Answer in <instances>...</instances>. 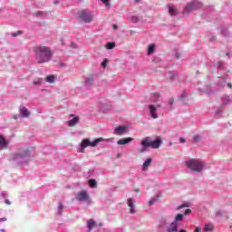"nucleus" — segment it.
<instances>
[{"instance_id": "29", "label": "nucleus", "mask_w": 232, "mask_h": 232, "mask_svg": "<svg viewBox=\"0 0 232 232\" xmlns=\"http://www.w3.org/2000/svg\"><path fill=\"white\" fill-rule=\"evenodd\" d=\"M102 3H103V5H105V6H107V8H110V1H108V0H102Z\"/></svg>"}, {"instance_id": "50", "label": "nucleus", "mask_w": 232, "mask_h": 232, "mask_svg": "<svg viewBox=\"0 0 232 232\" xmlns=\"http://www.w3.org/2000/svg\"><path fill=\"white\" fill-rule=\"evenodd\" d=\"M181 208H184V206H180V207H179V209H180Z\"/></svg>"}, {"instance_id": "24", "label": "nucleus", "mask_w": 232, "mask_h": 232, "mask_svg": "<svg viewBox=\"0 0 232 232\" xmlns=\"http://www.w3.org/2000/svg\"><path fill=\"white\" fill-rule=\"evenodd\" d=\"M107 50H113L115 48V43L114 42H110L106 45Z\"/></svg>"}, {"instance_id": "31", "label": "nucleus", "mask_w": 232, "mask_h": 232, "mask_svg": "<svg viewBox=\"0 0 232 232\" xmlns=\"http://www.w3.org/2000/svg\"><path fill=\"white\" fill-rule=\"evenodd\" d=\"M21 34H23V32H21V31H18L16 34L13 33L12 37H17V35H21Z\"/></svg>"}, {"instance_id": "12", "label": "nucleus", "mask_w": 232, "mask_h": 232, "mask_svg": "<svg viewBox=\"0 0 232 232\" xmlns=\"http://www.w3.org/2000/svg\"><path fill=\"white\" fill-rule=\"evenodd\" d=\"M149 111H150V117H152V119H158L159 118L157 113H155V111H157V107H155V105H150L149 106Z\"/></svg>"}, {"instance_id": "44", "label": "nucleus", "mask_w": 232, "mask_h": 232, "mask_svg": "<svg viewBox=\"0 0 232 232\" xmlns=\"http://www.w3.org/2000/svg\"><path fill=\"white\" fill-rule=\"evenodd\" d=\"M179 232H188L186 229H181Z\"/></svg>"}, {"instance_id": "18", "label": "nucleus", "mask_w": 232, "mask_h": 232, "mask_svg": "<svg viewBox=\"0 0 232 232\" xmlns=\"http://www.w3.org/2000/svg\"><path fill=\"white\" fill-rule=\"evenodd\" d=\"M19 111L22 117H30V112L28 111V109H26L25 107H20Z\"/></svg>"}, {"instance_id": "20", "label": "nucleus", "mask_w": 232, "mask_h": 232, "mask_svg": "<svg viewBox=\"0 0 232 232\" xmlns=\"http://www.w3.org/2000/svg\"><path fill=\"white\" fill-rule=\"evenodd\" d=\"M88 224V228H89V232L92 231V229H93V226H95V221L93 219H89L87 221Z\"/></svg>"}, {"instance_id": "11", "label": "nucleus", "mask_w": 232, "mask_h": 232, "mask_svg": "<svg viewBox=\"0 0 232 232\" xmlns=\"http://www.w3.org/2000/svg\"><path fill=\"white\" fill-rule=\"evenodd\" d=\"M8 148V140L0 134V150H6Z\"/></svg>"}, {"instance_id": "49", "label": "nucleus", "mask_w": 232, "mask_h": 232, "mask_svg": "<svg viewBox=\"0 0 232 232\" xmlns=\"http://www.w3.org/2000/svg\"><path fill=\"white\" fill-rule=\"evenodd\" d=\"M71 117H75V115H73V114H71Z\"/></svg>"}, {"instance_id": "35", "label": "nucleus", "mask_w": 232, "mask_h": 232, "mask_svg": "<svg viewBox=\"0 0 232 232\" xmlns=\"http://www.w3.org/2000/svg\"><path fill=\"white\" fill-rule=\"evenodd\" d=\"M58 209H59V211H63V203L59 204Z\"/></svg>"}, {"instance_id": "51", "label": "nucleus", "mask_w": 232, "mask_h": 232, "mask_svg": "<svg viewBox=\"0 0 232 232\" xmlns=\"http://www.w3.org/2000/svg\"><path fill=\"white\" fill-rule=\"evenodd\" d=\"M135 191H138V192H139V188L135 189Z\"/></svg>"}, {"instance_id": "37", "label": "nucleus", "mask_w": 232, "mask_h": 232, "mask_svg": "<svg viewBox=\"0 0 232 232\" xmlns=\"http://www.w3.org/2000/svg\"><path fill=\"white\" fill-rule=\"evenodd\" d=\"M179 142H181V144H184V142H186V140H184V138H179Z\"/></svg>"}, {"instance_id": "46", "label": "nucleus", "mask_w": 232, "mask_h": 232, "mask_svg": "<svg viewBox=\"0 0 232 232\" xmlns=\"http://www.w3.org/2000/svg\"><path fill=\"white\" fill-rule=\"evenodd\" d=\"M142 0H135L136 3H140Z\"/></svg>"}, {"instance_id": "52", "label": "nucleus", "mask_w": 232, "mask_h": 232, "mask_svg": "<svg viewBox=\"0 0 232 232\" xmlns=\"http://www.w3.org/2000/svg\"><path fill=\"white\" fill-rule=\"evenodd\" d=\"M114 28H117V25H114Z\"/></svg>"}, {"instance_id": "14", "label": "nucleus", "mask_w": 232, "mask_h": 232, "mask_svg": "<svg viewBox=\"0 0 232 232\" xmlns=\"http://www.w3.org/2000/svg\"><path fill=\"white\" fill-rule=\"evenodd\" d=\"M133 140V138H125V139H121L117 141V144L120 146H124L126 144H130Z\"/></svg>"}, {"instance_id": "21", "label": "nucleus", "mask_w": 232, "mask_h": 232, "mask_svg": "<svg viewBox=\"0 0 232 232\" xmlns=\"http://www.w3.org/2000/svg\"><path fill=\"white\" fill-rule=\"evenodd\" d=\"M213 229H214L213 225H211V224H207V225H205V227H204V228H203V231H204V232L213 231Z\"/></svg>"}, {"instance_id": "3", "label": "nucleus", "mask_w": 232, "mask_h": 232, "mask_svg": "<svg viewBox=\"0 0 232 232\" xmlns=\"http://www.w3.org/2000/svg\"><path fill=\"white\" fill-rule=\"evenodd\" d=\"M160 144H162V140L160 138H157L155 140H150V138H145L141 141V146L143 148H153L154 150H159L160 148Z\"/></svg>"}, {"instance_id": "10", "label": "nucleus", "mask_w": 232, "mask_h": 232, "mask_svg": "<svg viewBox=\"0 0 232 232\" xmlns=\"http://www.w3.org/2000/svg\"><path fill=\"white\" fill-rule=\"evenodd\" d=\"M127 204L130 208V214L133 215L135 213V204L133 203V198H128Z\"/></svg>"}, {"instance_id": "27", "label": "nucleus", "mask_w": 232, "mask_h": 232, "mask_svg": "<svg viewBox=\"0 0 232 232\" xmlns=\"http://www.w3.org/2000/svg\"><path fill=\"white\" fill-rule=\"evenodd\" d=\"M157 200H159V198L158 197H155V198H152L150 201H149V204L150 206H153Z\"/></svg>"}, {"instance_id": "26", "label": "nucleus", "mask_w": 232, "mask_h": 232, "mask_svg": "<svg viewBox=\"0 0 232 232\" xmlns=\"http://www.w3.org/2000/svg\"><path fill=\"white\" fill-rule=\"evenodd\" d=\"M89 186H90V188H96L97 181L95 179H90L89 180Z\"/></svg>"}, {"instance_id": "13", "label": "nucleus", "mask_w": 232, "mask_h": 232, "mask_svg": "<svg viewBox=\"0 0 232 232\" xmlns=\"http://www.w3.org/2000/svg\"><path fill=\"white\" fill-rule=\"evenodd\" d=\"M80 121H81V118L79 116H75L74 118H72V120H70L67 124L70 128H73V126H75L76 124H79Z\"/></svg>"}, {"instance_id": "28", "label": "nucleus", "mask_w": 232, "mask_h": 232, "mask_svg": "<svg viewBox=\"0 0 232 232\" xmlns=\"http://www.w3.org/2000/svg\"><path fill=\"white\" fill-rule=\"evenodd\" d=\"M41 82H42L41 78H37L33 81V84L34 85L41 84Z\"/></svg>"}, {"instance_id": "43", "label": "nucleus", "mask_w": 232, "mask_h": 232, "mask_svg": "<svg viewBox=\"0 0 232 232\" xmlns=\"http://www.w3.org/2000/svg\"><path fill=\"white\" fill-rule=\"evenodd\" d=\"M36 15H43V12L36 13Z\"/></svg>"}, {"instance_id": "19", "label": "nucleus", "mask_w": 232, "mask_h": 232, "mask_svg": "<svg viewBox=\"0 0 232 232\" xmlns=\"http://www.w3.org/2000/svg\"><path fill=\"white\" fill-rule=\"evenodd\" d=\"M169 15H177V14H179V10H177V8H175V5H169Z\"/></svg>"}, {"instance_id": "40", "label": "nucleus", "mask_w": 232, "mask_h": 232, "mask_svg": "<svg viewBox=\"0 0 232 232\" xmlns=\"http://www.w3.org/2000/svg\"><path fill=\"white\" fill-rule=\"evenodd\" d=\"M0 222H6V218H0Z\"/></svg>"}, {"instance_id": "47", "label": "nucleus", "mask_w": 232, "mask_h": 232, "mask_svg": "<svg viewBox=\"0 0 232 232\" xmlns=\"http://www.w3.org/2000/svg\"><path fill=\"white\" fill-rule=\"evenodd\" d=\"M133 19H134V23H137V17H134Z\"/></svg>"}, {"instance_id": "16", "label": "nucleus", "mask_w": 232, "mask_h": 232, "mask_svg": "<svg viewBox=\"0 0 232 232\" xmlns=\"http://www.w3.org/2000/svg\"><path fill=\"white\" fill-rule=\"evenodd\" d=\"M114 133H115L116 135H124V133H126V127H124V126H120V127L116 128V129L114 130Z\"/></svg>"}, {"instance_id": "7", "label": "nucleus", "mask_w": 232, "mask_h": 232, "mask_svg": "<svg viewBox=\"0 0 232 232\" xmlns=\"http://www.w3.org/2000/svg\"><path fill=\"white\" fill-rule=\"evenodd\" d=\"M75 198L79 202H90V195H88V192L86 190H82L78 192Z\"/></svg>"}, {"instance_id": "6", "label": "nucleus", "mask_w": 232, "mask_h": 232, "mask_svg": "<svg viewBox=\"0 0 232 232\" xmlns=\"http://www.w3.org/2000/svg\"><path fill=\"white\" fill-rule=\"evenodd\" d=\"M79 18L83 23H92L93 21V14L88 11H82L79 14Z\"/></svg>"}, {"instance_id": "23", "label": "nucleus", "mask_w": 232, "mask_h": 232, "mask_svg": "<svg viewBox=\"0 0 232 232\" xmlns=\"http://www.w3.org/2000/svg\"><path fill=\"white\" fill-rule=\"evenodd\" d=\"M46 82H53L55 81V76L54 75H49L45 78Z\"/></svg>"}, {"instance_id": "5", "label": "nucleus", "mask_w": 232, "mask_h": 232, "mask_svg": "<svg viewBox=\"0 0 232 232\" xmlns=\"http://www.w3.org/2000/svg\"><path fill=\"white\" fill-rule=\"evenodd\" d=\"M30 158V150L26 148H21L18 150L17 153L14 155V159H20L21 160H26Z\"/></svg>"}, {"instance_id": "36", "label": "nucleus", "mask_w": 232, "mask_h": 232, "mask_svg": "<svg viewBox=\"0 0 232 232\" xmlns=\"http://www.w3.org/2000/svg\"><path fill=\"white\" fill-rule=\"evenodd\" d=\"M194 140H200V136H198V135H195L194 136Z\"/></svg>"}, {"instance_id": "15", "label": "nucleus", "mask_w": 232, "mask_h": 232, "mask_svg": "<svg viewBox=\"0 0 232 232\" xmlns=\"http://www.w3.org/2000/svg\"><path fill=\"white\" fill-rule=\"evenodd\" d=\"M95 82V77L93 75H90L85 78V85L86 86H93V82Z\"/></svg>"}, {"instance_id": "38", "label": "nucleus", "mask_w": 232, "mask_h": 232, "mask_svg": "<svg viewBox=\"0 0 232 232\" xmlns=\"http://www.w3.org/2000/svg\"><path fill=\"white\" fill-rule=\"evenodd\" d=\"M173 102H175V100L170 99V100H169V104H170V106H173Z\"/></svg>"}, {"instance_id": "2", "label": "nucleus", "mask_w": 232, "mask_h": 232, "mask_svg": "<svg viewBox=\"0 0 232 232\" xmlns=\"http://www.w3.org/2000/svg\"><path fill=\"white\" fill-rule=\"evenodd\" d=\"M186 166L188 169H191V171L198 173L204 169V161L197 159H191L186 161Z\"/></svg>"}, {"instance_id": "8", "label": "nucleus", "mask_w": 232, "mask_h": 232, "mask_svg": "<svg viewBox=\"0 0 232 232\" xmlns=\"http://www.w3.org/2000/svg\"><path fill=\"white\" fill-rule=\"evenodd\" d=\"M198 5H200V3H198V2H192V3L188 4L184 9V14H186L188 12H191L193 10H196L197 6H198Z\"/></svg>"}, {"instance_id": "41", "label": "nucleus", "mask_w": 232, "mask_h": 232, "mask_svg": "<svg viewBox=\"0 0 232 232\" xmlns=\"http://www.w3.org/2000/svg\"><path fill=\"white\" fill-rule=\"evenodd\" d=\"M176 57H177V59H180V53H177Z\"/></svg>"}, {"instance_id": "39", "label": "nucleus", "mask_w": 232, "mask_h": 232, "mask_svg": "<svg viewBox=\"0 0 232 232\" xmlns=\"http://www.w3.org/2000/svg\"><path fill=\"white\" fill-rule=\"evenodd\" d=\"M144 151H146V148L143 147V149L140 150V153H144Z\"/></svg>"}, {"instance_id": "25", "label": "nucleus", "mask_w": 232, "mask_h": 232, "mask_svg": "<svg viewBox=\"0 0 232 232\" xmlns=\"http://www.w3.org/2000/svg\"><path fill=\"white\" fill-rule=\"evenodd\" d=\"M182 218H184V214H178V215L176 216V218H175L174 222L179 223V222H180V220H182Z\"/></svg>"}, {"instance_id": "32", "label": "nucleus", "mask_w": 232, "mask_h": 232, "mask_svg": "<svg viewBox=\"0 0 232 232\" xmlns=\"http://www.w3.org/2000/svg\"><path fill=\"white\" fill-rule=\"evenodd\" d=\"M102 68H106V66H108V60H104V61L102 63Z\"/></svg>"}, {"instance_id": "4", "label": "nucleus", "mask_w": 232, "mask_h": 232, "mask_svg": "<svg viewBox=\"0 0 232 232\" xmlns=\"http://www.w3.org/2000/svg\"><path fill=\"white\" fill-rule=\"evenodd\" d=\"M102 140H104V139L102 138H97L93 141H91L90 139H84L81 143V147L82 148V150H85V148H87L88 146H91V148H95L99 146V143L102 142Z\"/></svg>"}, {"instance_id": "30", "label": "nucleus", "mask_w": 232, "mask_h": 232, "mask_svg": "<svg viewBox=\"0 0 232 232\" xmlns=\"http://www.w3.org/2000/svg\"><path fill=\"white\" fill-rule=\"evenodd\" d=\"M222 215H224V211H222V210H218L216 212V217H222Z\"/></svg>"}, {"instance_id": "17", "label": "nucleus", "mask_w": 232, "mask_h": 232, "mask_svg": "<svg viewBox=\"0 0 232 232\" xmlns=\"http://www.w3.org/2000/svg\"><path fill=\"white\" fill-rule=\"evenodd\" d=\"M151 158H148L143 165H142V171H148V168H150V166H151Z\"/></svg>"}, {"instance_id": "9", "label": "nucleus", "mask_w": 232, "mask_h": 232, "mask_svg": "<svg viewBox=\"0 0 232 232\" xmlns=\"http://www.w3.org/2000/svg\"><path fill=\"white\" fill-rule=\"evenodd\" d=\"M167 232H179V223L177 221H173L166 227Z\"/></svg>"}, {"instance_id": "48", "label": "nucleus", "mask_w": 232, "mask_h": 232, "mask_svg": "<svg viewBox=\"0 0 232 232\" xmlns=\"http://www.w3.org/2000/svg\"><path fill=\"white\" fill-rule=\"evenodd\" d=\"M14 120H17V116H14Z\"/></svg>"}, {"instance_id": "42", "label": "nucleus", "mask_w": 232, "mask_h": 232, "mask_svg": "<svg viewBox=\"0 0 232 232\" xmlns=\"http://www.w3.org/2000/svg\"><path fill=\"white\" fill-rule=\"evenodd\" d=\"M5 204H7L8 206H10V200L5 199Z\"/></svg>"}, {"instance_id": "22", "label": "nucleus", "mask_w": 232, "mask_h": 232, "mask_svg": "<svg viewBox=\"0 0 232 232\" xmlns=\"http://www.w3.org/2000/svg\"><path fill=\"white\" fill-rule=\"evenodd\" d=\"M153 52H155V44L149 45V48H148L149 55H151V53H153Z\"/></svg>"}, {"instance_id": "33", "label": "nucleus", "mask_w": 232, "mask_h": 232, "mask_svg": "<svg viewBox=\"0 0 232 232\" xmlns=\"http://www.w3.org/2000/svg\"><path fill=\"white\" fill-rule=\"evenodd\" d=\"M194 232H202V227H197L194 230Z\"/></svg>"}, {"instance_id": "1", "label": "nucleus", "mask_w": 232, "mask_h": 232, "mask_svg": "<svg viewBox=\"0 0 232 232\" xmlns=\"http://www.w3.org/2000/svg\"><path fill=\"white\" fill-rule=\"evenodd\" d=\"M34 53L38 64H44V63L50 62L52 60V55H53L50 47L43 45L36 46L34 48Z\"/></svg>"}, {"instance_id": "34", "label": "nucleus", "mask_w": 232, "mask_h": 232, "mask_svg": "<svg viewBox=\"0 0 232 232\" xmlns=\"http://www.w3.org/2000/svg\"><path fill=\"white\" fill-rule=\"evenodd\" d=\"M189 213H191V209H189V208H187L186 210H185V213L183 214V215H189Z\"/></svg>"}, {"instance_id": "45", "label": "nucleus", "mask_w": 232, "mask_h": 232, "mask_svg": "<svg viewBox=\"0 0 232 232\" xmlns=\"http://www.w3.org/2000/svg\"><path fill=\"white\" fill-rule=\"evenodd\" d=\"M227 86H228V88H232L231 83H228Z\"/></svg>"}]
</instances>
